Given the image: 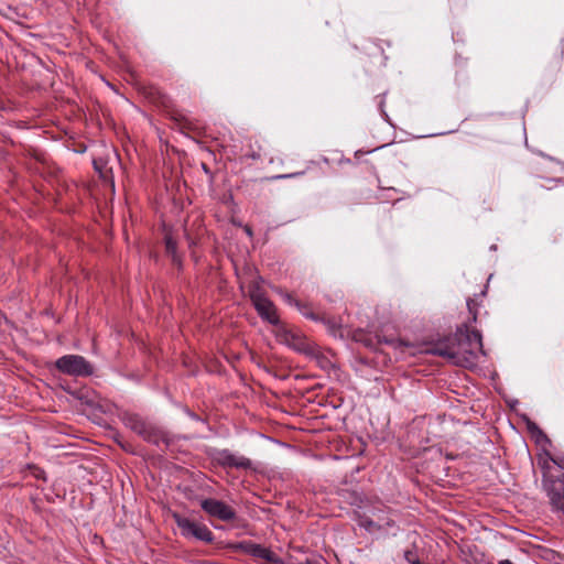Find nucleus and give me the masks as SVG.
I'll return each instance as SVG.
<instances>
[{
  "instance_id": "obj_14",
  "label": "nucleus",
  "mask_w": 564,
  "mask_h": 564,
  "mask_svg": "<svg viewBox=\"0 0 564 564\" xmlns=\"http://www.w3.org/2000/svg\"><path fill=\"white\" fill-rule=\"evenodd\" d=\"M165 251H166V254L170 257L172 254H176L177 253V245H176V241L173 239V237L170 235V234H166L165 235Z\"/></svg>"
},
{
  "instance_id": "obj_6",
  "label": "nucleus",
  "mask_w": 564,
  "mask_h": 564,
  "mask_svg": "<svg viewBox=\"0 0 564 564\" xmlns=\"http://www.w3.org/2000/svg\"><path fill=\"white\" fill-rule=\"evenodd\" d=\"M250 299L257 313L263 321L272 325L280 323L275 305L259 289H254L250 292Z\"/></svg>"
},
{
  "instance_id": "obj_23",
  "label": "nucleus",
  "mask_w": 564,
  "mask_h": 564,
  "mask_svg": "<svg viewBox=\"0 0 564 564\" xmlns=\"http://www.w3.org/2000/svg\"><path fill=\"white\" fill-rule=\"evenodd\" d=\"M245 230H246V232H247V235H248V236H252V230H251V228H250V227H248V226H247V227L245 228Z\"/></svg>"
},
{
  "instance_id": "obj_12",
  "label": "nucleus",
  "mask_w": 564,
  "mask_h": 564,
  "mask_svg": "<svg viewBox=\"0 0 564 564\" xmlns=\"http://www.w3.org/2000/svg\"><path fill=\"white\" fill-rule=\"evenodd\" d=\"M295 307L301 312L302 315H304L305 317L310 318V319H313V321H317V322H323V323H326V318L325 317H322L319 316L318 314H315L311 306L308 304H305V303H302V302H295Z\"/></svg>"
},
{
  "instance_id": "obj_11",
  "label": "nucleus",
  "mask_w": 564,
  "mask_h": 564,
  "mask_svg": "<svg viewBox=\"0 0 564 564\" xmlns=\"http://www.w3.org/2000/svg\"><path fill=\"white\" fill-rule=\"evenodd\" d=\"M238 547L246 554L251 555L254 558L260 560H270L272 551L261 544L254 543L252 541H242L239 543Z\"/></svg>"
},
{
  "instance_id": "obj_5",
  "label": "nucleus",
  "mask_w": 564,
  "mask_h": 564,
  "mask_svg": "<svg viewBox=\"0 0 564 564\" xmlns=\"http://www.w3.org/2000/svg\"><path fill=\"white\" fill-rule=\"evenodd\" d=\"M174 520L184 538L206 543H212L214 541V534L206 524L196 522L180 514H174Z\"/></svg>"
},
{
  "instance_id": "obj_3",
  "label": "nucleus",
  "mask_w": 564,
  "mask_h": 564,
  "mask_svg": "<svg viewBox=\"0 0 564 564\" xmlns=\"http://www.w3.org/2000/svg\"><path fill=\"white\" fill-rule=\"evenodd\" d=\"M543 470V488L550 498L551 505L564 513V473L553 470L547 464H541Z\"/></svg>"
},
{
  "instance_id": "obj_4",
  "label": "nucleus",
  "mask_w": 564,
  "mask_h": 564,
  "mask_svg": "<svg viewBox=\"0 0 564 564\" xmlns=\"http://www.w3.org/2000/svg\"><path fill=\"white\" fill-rule=\"evenodd\" d=\"M56 369L72 377H89L94 373L93 365L80 355H65L55 361Z\"/></svg>"
},
{
  "instance_id": "obj_22",
  "label": "nucleus",
  "mask_w": 564,
  "mask_h": 564,
  "mask_svg": "<svg viewBox=\"0 0 564 564\" xmlns=\"http://www.w3.org/2000/svg\"><path fill=\"white\" fill-rule=\"evenodd\" d=\"M498 564H513L510 560H501L498 562Z\"/></svg>"
},
{
  "instance_id": "obj_24",
  "label": "nucleus",
  "mask_w": 564,
  "mask_h": 564,
  "mask_svg": "<svg viewBox=\"0 0 564 564\" xmlns=\"http://www.w3.org/2000/svg\"><path fill=\"white\" fill-rule=\"evenodd\" d=\"M377 521H379V522H380V524H384V522L387 521V519H380V518H378V519H377Z\"/></svg>"
},
{
  "instance_id": "obj_20",
  "label": "nucleus",
  "mask_w": 564,
  "mask_h": 564,
  "mask_svg": "<svg viewBox=\"0 0 564 564\" xmlns=\"http://www.w3.org/2000/svg\"><path fill=\"white\" fill-rule=\"evenodd\" d=\"M185 413L194 421H202V419L194 412H192L189 409H185Z\"/></svg>"
},
{
  "instance_id": "obj_7",
  "label": "nucleus",
  "mask_w": 564,
  "mask_h": 564,
  "mask_svg": "<svg viewBox=\"0 0 564 564\" xmlns=\"http://www.w3.org/2000/svg\"><path fill=\"white\" fill-rule=\"evenodd\" d=\"M202 509L210 517L221 521H232L236 519V511L221 500L207 498L200 501Z\"/></svg>"
},
{
  "instance_id": "obj_2",
  "label": "nucleus",
  "mask_w": 564,
  "mask_h": 564,
  "mask_svg": "<svg viewBox=\"0 0 564 564\" xmlns=\"http://www.w3.org/2000/svg\"><path fill=\"white\" fill-rule=\"evenodd\" d=\"M123 423L131 431L140 435L144 441L156 446L162 443L166 448H169L172 443V437L169 435V433L154 425L153 423L144 420L138 414H124Z\"/></svg>"
},
{
  "instance_id": "obj_10",
  "label": "nucleus",
  "mask_w": 564,
  "mask_h": 564,
  "mask_svg": "<svg viewBox=\"0 0 564 564\" xmlns=\"http://www.w3.org/2000/svg\"><path fill=\"white\" fill-rule=\"evenodd\" d=\"M359 524L371 534L388 535L391 533L392 535H395V532H392L391 530L398 529L394 520L390 518H387L384 524H380V522L375 519L364 518L360 520Z\"/></svg>"
},
{
  "instance_id": "obj_21",
  "label": "nucleus",
  "mask_w": 564,
  "mask_h": 564,
  "mask_svg": "<svg viewBox=\"0 0 564 564\" xmlns=\"http://www.w3.org/2000/svg\"><path fill=\"white\" fill-rule=\"evenodd\" d=\"M301 174L302 173H292V174L279 175V176H275L274 178H291V177H295Z\"/></svg>"
},
{
  "instance_id": "obj_16",
  "label": "nucleus",
  "mask_w": 564,
  "mask_h": 564,
  "mask_svg": "<svg viewBox=\"0 0 564 564\" xmlns=\"http://www.w3.org/2000/svg\"><path fill=\"white\" fill-rule=\"evenodd\" d=\"M467 307H468L469 313H471L474 315V319H476V311H475L476 302L471 299H468Z\"/></svg>"
},
{
  "instance_id": "obj_9",
  "label": "nucleus",
  "mask_w": 564,
  "mask_h": 564,
  "mask_svg": "<svg viewBox=\"0 0 564 564\" xmlns=\"http://www.w3.org/2000/svg\"><path fill=\"white\" fill-rule=\"evenodd\" d=\"M455 335H449L431 343L426 348V352L435 356L443 357L453 364L454 358L459 355L454 350Z\"/></svg>"
},
{
  "instance_id": "obj_1",
  "label": "nucleus",
  "mask_w": 564,
  "mask_h": 564,
  "mask_svg": "<svg viewBox=\"0 0 564 564\" xmlns=\"http://www.w3.org/2000/svg\"><path fill=\"white\" fill-rule=\"evenodd\" d=\"M454 335V350L459 357L454 358L453 365L464 368L474 367L478 356L484 354L481 334L478 330L458 328Z\"/></svg>"
},
{
  "instance_id": "obj_17",
  "label": "nucleus",
  "mask_w": 564,
  "mask_h": 564,
  "mask_svg": "<svg viewBox=\"0 0 564 564\" xmlns=\"http://www.w3.org/2000/svg\"><path fill=\"white\" fill-rule=\"evenodd\" d=\"M283 299L288 304L294 305V306H295V302H300L299 300L294 299L290 293H284Z\"/></svg>"
},
{
  "instance_id": "obj_15",
  "label": "nucleus",
  "mask_w": 564,
  "mask_h": 564,
  "mask_svg": "<svg viewBox=\"0 0 564 564\" xmlns=\"http://www.w3.org/2000/svg\"><path fill=\"white\" fill-rule=\"evenodd\" d=\"M547 459H545L544 462H547L551 460L555 466H557V468H553L551 466V468L553 470H560L562 473H564V457H553L551 454L549 453H545Z\"/></svg>"
},
{
  "instance_id": "obj_8",
  "label": "nucleus",
  "mask_w": 564,
  "mask_h": 564,
  "mask_svg": "<svg viewBox=\"0 0 564 564\" xmlns=\"http://www.w3.org/2000/svg\"><path fill=\"white\" fill-rule=\"evenodd\" d=\"M213 458L224 468L248 469L252 465L249 458L237 455L229 449L216 451Z\"/></svg>"
},
{
  "instance_id": "obj_19",
  "label": "nucleus",
  "mask_w": 564,
  "mask_h": 564,
  "mask_svg": "<svg viewBox=\"0 0 564 564\" xmlns=\"http://www.w3.org/2000/svg\"><path fill=\"white\" fill-rule=\"evenodd\" d=\"M170 257H171V260H172L173 264H175L176 267L181 268V265H182V258H181V256L178 253H176L175 256L172 254Z\"/></svg>"
},
{
  "instance_id": "obj_13",
  "label": "nucleus",
  "mask_w": 564,
  "mask_h": 564,
  "mask_svg": "<svg viewBox=\"0 0 564 564\" xmlns=\"http://www.w3.org/2000/svg\"><path fill=\"white\" fill-rule=\"evenodd\" d=\"M530 432L535 435L536 443L540 445H550L551 441L550 438L543 433L542 430L539 429V426L534 423L529 424Z\"/></svg>"
},
{
  "instance_id": "obj_18",
  "label": "nucleus",
  "mask_w": 564,
  "mask_h": 564,
  "mask_svg": "<svg viewBox=\"0 0 564 564\" xmlns=\"http://www.w3.org/2000/svg\"><path fill=\"white\" fill-rule=\"evenodd\" d=\"M246 158H249L253 161H258L261 159V154L259 152H256V151H251V152H248L245 154Z\"/></svg>"
}]
</instances>
